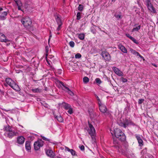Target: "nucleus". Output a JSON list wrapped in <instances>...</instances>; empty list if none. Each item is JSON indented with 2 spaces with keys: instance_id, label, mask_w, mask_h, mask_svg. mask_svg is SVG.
Listing matches in <instances>:
<instances>
[{
  "instance_id": "1",
  "label": "nucleus",
  "mask_w": 158,
  "mask_h": 158,
  "mask_svg": "<svg viewBox=\"0 0 158 158\" xmlns=\"http://www.w3.org/2000/svg\"><path fill=\"white\" fill-rule=\"evenodd\" d=\"M3 129L4 131H6L4 135L8 138L11 139L14 136L19 135L17 130L11 126L7 125Z\"/></svg>"
},
{
  "instance_id": "2",
  "label": "nucleus",
  "mask_w": 158,
  "mask_h": 158,
  "mask_svg": "<svg viewBox=\"0 0 158 158\" xmlns=\"http://www.w3.org/2000/svg\"><path fill=\"white\" fill-rule=\"evenodd\" d=\"M114 134L115 136L119 140L122 141H124L126 139V137L121 129L116 128L114 130Z\"/></svg>"
},
{
  "instance_id": "3",
  "label": "nucleus",
  "mask_w": 158,
  "mask_h": 158,
  "mask_svg": "<svg viewBox=\"0 0 158 158\" xmlns=\"http://www.w3.org/2000/svg\"><path fill=\"white\" fill-rule=\"evenodd\" d=\"M6 81L8 85L15 90L17 91L20 90V89L19 85L10 78H6Z\"/></svg>"
},
{
  "instance_id": "4",
  "label": "nucleus",
  "mask_w": 158,
  "mask_h": 158,
  "mask_svg": "<svg viewBox=\"0 0 158 158\" xmlns=\"http://www.w3.org/2000/svg\"><path fill=\"white\" fill-rule=\"evenodd\" d=\"M89 128L88 131L89 134L90 135L93 141V143L96 142V132L93 126L88 122Z\"/></svg>"
},
{
  "instance_id": "5",
  "label": "nucleus",
  "mask_w": 158,
  "mask_h": 158,
  "mask_svg": "<svg viewBox=\"0 0 158 158\" xmlns=\"http://www.w3.org/2000/svg\"><path fill=\"white\" fill-rule=\"evenodd\" d=\"M21 22L24 26L27 28H30L32 24L31 19L27 16L23 18L21 20Z\"/></svg>"
},
{
  "instance_id": "6",
  "label": "nucleus",
  "mask_w": 158,
  "mask_h": 158,
  "mask_svg": "<svg viewBox=\"0 0 158 158\" xmlns=\"http://www.w3.org/2000/svg\"><path fill=\"white\" fill-rule=\"evenodd\" d=\"M44 142L41 139L35 141L34 144V148L35 150H38L41 147L44 145Z\"/></svg>"
},
{
  "instance_id": "7",
  "label": "nucleus",
  "mask_w": 158,
  "mask_h": 158,
  "mask_svg": "<svg viewBox=\"0 0 158 158\" xmlns=\"http://www.w3.org/2000/svg\"><path fill=\"white\" fill-rule=\"evenodd\" d=\"M146 6L148 10L153 13H156V11L153 5L151 3L150 0H146Z\"/></svg>"
},
{
  "instance_id": "8",
  "label": "nucleus",
  "mask_w": 158,
  "mask_h": 158,
  "mask_svg": "<svg viewBox=\"0 0 158 158\" xmlns=\"http://www.w3.org/2000/svg\"><path fill=\"white\" fill-rule=\"evenodd\" d=\"M99 110L101 112L105 114L106 115H107L110 114L109 112L107 111V109L106 106L105 105H102L99 102Z\"/></svg>"
},
{
  "instance_id": "9",
  "label": "nucleus",
  "mask_w": 158,
  "mask_h": 158,
  "mask_svg": "<svg viewBox=\"0 0 158 158\" xmlns=\"http://www.w3.org/2000/svg\"><path fill=\"white\" fill-rule=\"evenodd\" d=\"M131 122L126 118L123 119V122H120L119 125L122 127L126 128L129 125L131 124Z\"/></svg>"
},
{
  "instance_id": "10",
  "label": "nucleus",
  "mask_w": 158,
  "mask_h": 158,
  "mask_svg": "<svg viewBox=\"0 0 158 158\" xmlns=\"http://www.w3.org/2000/svg\"><path fill=\"white\" fill-rule=\"evenodd\" d=\"M113 143L114 144H115L113 146V147L116 148L118 152L120 153H123V152L122 150L121 147L119 146L118 145H117L118 144V141L116 138H114L113 139Z\"/></svg>"
},
{
  "instance_id": "11",
  "label": "nucleus",
  "mask_w": 158,
  "mask_h": 158,
  "mask_svg": "<svg viewBox=\"0 0 158 158\" xmlns=\"http://www.w3.org/2000/svg\"><path fill=\"white\" fill-rule=\"evenodd\" d=\"M102 57L104 60L107 61H109L111 59V57L109 53L105 51H103L101 54Z\"/></svg>"
},
{
  "instance_id": "12",
  "label": "nucleus",
  "mask_w": 158,
  "mask_h": 158,
  "mask_svg": "<svg viewBox=\"0 0 158 158\" xmlns=\"http://www.w3.org/2000/svg\"><path fill=\"white\" fill-rule=\"evenodd\" d=\"M57 82L59 83L60 85V86L62 85L63 86V87L66 90V92H67L70 95L73 96L74 95L73 93L69 89L68 87L65 86L63 82L60 81H58Z\"/></svg>"
},
{
  "instance_id": "13",
  "label": "nucleus",
  "mask_w": 158,
  "mask_h": 158,
  "mask_svg": "<svg viewBox=\"0 0 158 158\" xmlns=\"http://www.w3.org/2000/svg\"><path fill=\"white\" fill-rule=\"evenodd\" d=\"M8 14V11H3L0 13V19L1 20H4L6 19Z\"/></svg>"
},
{
  "instance_id": "14",
  "label": "nucleus",
  "mask_w": 158,
  "mask_h": 158,
  "mask_svg": "<svg viewBox=\"0 0 158 158\" xmlns=\"http://www.w3.org/2000/svg\"><path fill=\"white\" fill-rule=\"evenodd\" d=\"M25 139L23 136H20L17 138V142L19 144H23L24 142Z\"/></svg>"
},
{
  "instance_id": "15",
  "label": "nucleus",
  "mask_w": 158,
  "mask_h": 158,
  "mask_svg": "<svg viewBox=\"0 0 158 158\" xmlns=\"http://www.w3.org/2000/svg\"><path fill=\"white\" fill-rule=\"evenodd\" d=\"M113 69L114 72L118 75L120 76H122L123 75V72L118 69L116 67L113 68Z\"/></svg>"
},
{
  "instance_id": "16",
  "label": "nucleus",
  "mask_w": 158,
  "mask_h": 158,
  "mask_svg": "<svg viewBox=\"0 0 158 158\" xmlns=\"http://www.w3.org/2000/svg\"><path fill=\"white\" fill-rule=\"evenodd\" d=\"M46 154L48 156L51 157H54L55 156L53 151L51 149H48L46 151Z\"/></svg>"
},
{
  "instance_id": "17",
  "label": "nucleus",
  "mask_w": 158,
  "mask_h": 158,
  "mask_svg": "<svg viewBox=\"0 0 158 158\" xmlns=\"http://www.w3.org/2000/svg\"><path fill=\"white\" fill-rule=\"evenodd\" d=\"M130 51L133 54L136 55L137 56H139L142 59H143V60H144L143 57V56H142L138 52H136L135 50L131 48H130Z\"/></svg>"
},
{
  "instance_id": "18",
  "label": "nucleus",
  "mask_w": 158,
  "mask_h": 158,
  "mask_svg": "<svg viewBox=\"0 0 158 158\" xmlns=\"http://www.w3.org/2000/svg\"><path fill=\"white\" fill-rule=\"evenodd\" d=\"M0 41L2 42H7L8 40L6 39L5 35L0 32Z\"/></svg>"
},
{
  "instance_id": "19",
  "label": "nucleus",
  "mask_w": 158,
  "mask_h": 158,
  "mask_svg": "<svg viewBox=\"0 0 158 158\" xmlns=\"http://www.w3.org/2000/svg\"><path fill=\"white\" fill-rule=\"evenodd\" d=\"M136 138L138 141L139 146L140 147L143 146V142L140 137L139 135H136Z\"/></svg>"
},
{
  "instance_id": "20",
  "label": "nucleus",
  "mask_w": 158,
  "mask_h": 158,
  "mask_svg": "<svg viewBox=\"0 0 158 158\" xmlns=\"http://www.w3.org/2000/svg\"><path fill=\"white\" fill-rule=\"evenodd\" d=\"M118 48L121 50V51L124 53H127V50L126 48L120 44L118 45Z\"/></svg>"
},
{
  "instance_id": "21",
  "label": "nucleus",
  "mask_w": 158,
  "mask_h": 158,
  "mask_svg": "<svg viewBox=\"0 0 158 158\" xmlns=\"http://www.w3.org/2000/svg\"><path fill=\"white\" fill-rule=\"evenodd\" d=\"M65 149L67 150L68 151L70 152L73 156H77V155L76 154V152L74 150H73L71 149H70L69 148L67 147H65Z\"/></svg>"
},
{
  "instance_id": "22",
  "label": "nucleus",
  "mask_w": 158,
  "mask_h": 158,
  "mask_svg": "<svg viewBox=\"0 0 158 158\" xmlns=\"http://www.w3.org/2000/svg\"><path fill=\"white\" fill-rule=\"evenodd\" d=\"M25 148L27 150L31 149L30 142L29 141H26L25 143Z\"/></svg>"
},
{
  "instance_id": "23",
  "label": "nucleus",
  "mask_w": 158,
  "mask_h": 158,
  "mask_svg": "<svg viewBox=\"0 0 158 158\" xmlns=\"http://www.w3.org/2000/svg\"><path fill=\"white\" fill-rule=\"evenodd\" d=\"M56 17V19L57 24H62L61 20L60 17L58 15H57Z\"/></svg>"
},
{
  "instance_id": "24",
  "label": "nucleus",
  "mask_w": 158,
  "mask_h": 158,
  "mask_svg": "<svg viewBox=\"0 0 158 158\" xmlns=\"http://www.w3.org/2000/svg\"><path fill=\"white\" fill-rule=\"evenodd\" d=\"M54 116L59 122H63V119L60 116H57L55 115Z\"/></svg>"
},
{
  "instance_id": "25",
  "label": "nucleus",
  "mask_w": 158,
  "mask_h": 158,
  "mask_svg": "<svg viewBox=\"0 0 158 158\" xmlns=\"http://www.w3.org/2000/svg\"><path fill=\"white\" fill-rule=\"evenodd\" d=\"M78 37L80 40H83L85 38V35L83 33L80 34L78 35Z\"/></svg>"
},
{
  "instance_id": "26",
  "label": "nucleus",
  "mask_w": 158,
  "mask_h": 158,
  "mask_svg": "<svg viewBox=\"0 0 158 158\" xmlns=\"http://www.w3.org/2000/svg\"><path fill=\"white\" fill-rule=\"evenodd\" d=\"M64 108L66 110H68L69 108H71V106L67 103H64Z\"/></svg>"
},
{
  "instance_id": "27",
  "label": "nucleus",
  "mask_w": 158,
  "mask_h": 158,
  "mask_svg": "<svg viewBox=\"0 0 158 158\" xmlns=\"http://www.w3.org/2000/svg\"><path fill=\"white\" fill-rule=\"evenodd\" d=\"M15 2L18 6H22V4L20 0H15Z\"/></svg>"
},
{
  "instance_id": "28",
  "label": "nucleus",
  "mask_w": 158,
  "mask_h": 158,
  "mask_svg": "<svg viewBox=\"0 0 158 158\" xmlns=\"http://www.w3.org/2000/svg\"><path fill=\"white\" fill-rule=\"evenodd\" d=\"M127 157L128 158H135V156L134 154L132 153H128Z\"/></svg>"
},
{
  "instance_id": "29",
  "label": "nucleus",
  "mask_w": 158,
  "mask_h": 158,
  "mask_svg": "<svg viewBox=\"0 0 158 158\" xmlns=\"http://www.w3.org/2000/svg\"><path fill=\"white\" fill-rule=\"evenodd\" d=\"M32 91L34 93L40 92L41 91V89L39 88L32 89Z\"/></svg>"
},
{
  "instance_id": "30",
  "label": "nucleus",
  "mask_w": 158,
  "mask_h": 158,
  "mask_svg": "<svg viewBox=\"0 0 158 158\" xmlns=\"http://www.w3.org/2000/svg\"><path fill=\"white\" fill-rule=\"evenodd\" d=\"M83 82L85 83H88L89 81V78L87 77H85L83 78Z\"/></svg>"
},
{
  "instance_id": "31",
  "label": "nucleus",
  "mask_w": 158,
  "mask_h": 158,
  "mask_svg": "<svg viewBox=\"0 0 158 158\" xmlns=\"http://www.w3.org/2000/svg\"><path fill=\"white\" fill-rule=\"evenodd\" d=\"M114 16L116 18L118 19H121L122 17L120 15H117L116 14H115Z\"/></svg>"
},
{
  "instance_id": "32",
  "label": "nucleus",
  "mask_w": 158,
  "mask_h": 158,
  "mask_svg": "<svg viewBox=\"0 0 158 158\" xmlns=\"http://www.w3.org/2000/svg\"><path fill=\"white\" fill-rule=\"evenodd\" d=\"M96 82L98 84H100L102 83V81L99 78H97L95 79Z\"/></svg>"
},
{
  "instance_id": "33",
  "label": "nucleus",
  "mask_w": 158,
  "mask_h": 158,
  "mask_svg": "<svg viewBox=\"0 0 158 158\" xmlns=\"http://www.w3.org/2000/svg\"><path fill=\"white\" fill-rule=\"evenodd\" d=\"M77 19L79 20L81 18V13L79 12H78L77 13Z\"/></svg>"
},
{
  "instance_id": "34",
  "label": "nucleus",
  "mask_w": 158,
  "mask_h": 158,
  "mask_svg": "<svg viewBox=\"0 0 158 158\" xmlns=\"http://www.w3.org/2000/svg\"><path fill=\"white\" fill-rule=\"evenodd\" d=\"M83 8V6L82 5L80 4L78 7V9L79 10L82 11Z\"/></svg>"
},
{
  "instance_id": "35",
  "label": "nucleus",
  "mask_w": 158,
  "mask_h": 158,
  "mask_svg": "<svg viewBox=\"0 0 158 158\" xmlns=\"http://www.w3.org/2000/svg\"><path fill=\"white\" fill-rule=\"evenodd\" d=\"M69 44L70 47H71L72 48H73L74 46L75 43L73 41H71L69 42Z\"/></svg>"
},
{
  "instance_id": "36",
  "label": "nucleus",
  "mask_w": 158,
  "mask_h": 158,
  "mask_svg": "<svg viewBox=\"0 0 158 158\" xmlns=\"http://www.w3.org/2000/svg\"><path fill=\"white\" fill-rule=\"evenodd\" d=\"M140 26L139 25L138 27L134 28L133 29V31H137L138 30H139V29H140Z\"/></svg>"
},
{
  "instance_id": "37",
  "label": "nucleus",
  "mask_w": 158,
  "mask_h": 158,
  "mask_svg": "<svg viewBox=\"0 0 158 158\" xmlns=\"http://www.w3.org/2000/svg\"><path fill=\"white\" fill-rule=\"evenodd\" d=\"M81 55L79 53H77L75 56L76 58H80L81 57Z\"/></svg>"
},
{
  "instance_id": "38",
  "label": "nucleus",
  "mask_w": 158,
  "mask_h": 158,
  "mask_svg": "<svg viewBox=\"0 0 158 158\" xmlns=\"http://www.w3.org/2000/svg\"><path fill=\"white\" fill-rule=\"evenodd\" d=\"M68 112L70 114H71L73 113V109L71 107L70 108L68 109Z\"/></svg>"
},
{
  "instance_id": "39",
  "label": "nucleus",
  "mask_w": 158,
  "mask_h": 158,
  "mask_svg": "<svg viewBox=\"0 0 158 158\" xmlns=\"http://www.w3.org/2000/svg\"><path fill=\"white\" fill-rule=\"evenodd\" d=\"M144 101V99H139L138 102V104H141Z\"/></svg>"
},
{
  "instance_id": "40",
  "label": "nucleus",
  "mask_w": 158,
  "mask_h": 158,
  "mask_svg": "<svg viewBox=\"0 0 158 158\" xmlns=\"http://www.w3.org/2000/svg\"><path fill=\"white\" fill-rule=\"evenodd\" d=\"M134 43H135L136 44H138L139 42L137 41L135 38H133L131 40Z\"/></svg>"
},
{
  "instance_id": "41",
  "label": "nucleus",
  "mask_w": 158,
  "mask_h": 158,
  "mask_svg": "<svg viewBox=\"0 0 158 158\" xmlns=\"http://www.w3.org/2000/svg\"><path fill=\"white\" fill-rule=\"evenodd\" d=\"M45 50L46 52V55L47 56L48 52V46H46L45 47Z\"/></svg>"
},
{
  "instance_id": "42",
  "label": "nucleus",
  "mask_w": 158,
  "mask_h": 158,
  "mask_svg": "<svg viewBox=\"0 0 158 158\" xmlns=\"http://www.w3.org/2000/svg\"><path fill=\"white\" fill-rule=\"evenodd\" d=\"M62 24H58V27L57 28V31L60 30L61 28V26Z\"/></svg>"
},
{
  "instance_id": "43",
  "label": "nucleus",
  "mask_w": 158,
  "mask_h": 158,
  "mask_svg": "<svg viewBox=\"0 0 158 158\" xmlns=\"http://www.w3.org/2000/svg\"><path fill=\"white\" fill-rule=\"evenodd\" d=\"M126 36L129 38L131 40L133 38V37L131 36L129 34H126Z\"/></svg>"
},
{
  "instance_id": "44",
  "label": "nucleus",
  "mask_w": 158,
  "mask_h": 158,
  "mask_svg": "<svg viewBox=\"0 0 158 158\" xmlns=\"http://www.w3.org/2000/svg\"><path fill=\"white\" fill-rule=\"evenodd\" d=\"M41 137H42V139L43 140H46V141H49V139L46 138H45L44 136H42V135H41Z\"/></svg>"
},
{
  "instance_id": "45",
  "label": "nucleus",
  "mask_w": 158,
  "mask_h": 158,
  "mask_svg": "<svg viewBox=\"0 0 158 158\" xmlns=\"http://www.w3.org/2000/svg\"><path fill=\"white\" fill-rule=\"evenodd\" d=\"M95 96L97 99V100L98 102V103L99 102L100 103V104H101V102L100 100V99L98 97V96H97L96 95H95Z\"/></svg>"
},
{
  "instance_id": "46",
  "label": "nucleus",
  "mask_w": 158,
  "mask_h": 158,
  "mask_svg": "<svg viewBox=\"0 0 158 158\" xmlns=\"http://www.w3.org/2000/svg\"><path fill=\"white\" fill-rule=\"evenodd\" d=\"M81 150L82 151H83L85 149V147L83 145H82L80 147Z\"/></svg>"
},
{
  "instance_id": "47",
  "label": "nucleus",
  "mask_w": 158,
  "mask_h": 158,
  "mask_svg": "<svg viewBox=\"0 0 158 158\" xmlns=\"http://www.w3.org/2000/svg\"><path fill=\"white\" fill-rule=\"evenodd\" d=\"M52 36V35L51 34V31H50V35H49V39H48V43H49V41H50V40L51 39V38Z\"/></svg>"
},
{
  "instance_id": "48",
  "label": "nucleus",
  "mask_w": 158,
  "mask_h": 158,
  "mask_svg": "<svg viewBox=\"0 0 158 158\" xmlns=\"http://www.w3.org/2000/svg\"><path fill=\"white\" fill-rule=\"evenodd\" d=\"M127 80L126 78H122V81L123 82H126L127 81Z\"/></svg>"
},
{
  "instance_id": "49",
  "label": "nucleus",
  "mask_w": 158,
  "mask_h": 158,
  "mask_svg": "<svg viewBox=\"0 0 158 158\" xmlns=\"http://www.w3.org/2000/svg\"><path fill=\"white\" fill-rule=\"evenodd\" d=\"M41 104L42 105L45 107H47L48 106V105L47 104L44 103V102H43V103H42Z\"/></svg>"
},
{
  "instance_id": "50",
  "label": "nucleus",
  "mask_w": 158,
  "mask_h": 158,
  "mask_svg": "<svg viewBox=\"0 0 158 158\" xmlns=\"http://www.w3.org/2000/svg\"><path fill=\"white\" fill-rule=\"evenodd\" d=\"M22 6H18V10H21L23 12H24V11L22 9H21V7Z\"/></svg>"
},
{
  "instance_id": "51",
  "label": "nucleus",
  "mask_w": 158,
  "mask_h": 158,
  "mask_svg": "<svg viewBox=\"0 0 158 158\" xmlns=\"http://www.w3.org/2000/svg\"><path fill=\"white\" fill-rule=\"evenodd\" d=\"M91 31L94 34H95L96 33V31L94 29L92 30H91Z\"/></svg>"
},
{
  "instance_id": "52",
  "label": "nucleus",
  "mask_w": 158,
  "mask_h": 158,
  "mask_svg": "<svg viewBox=\"0 0 158 158\" xmlns=\"http://www.w3.org/2000/svg\"><path fill=\"white\" fill-rule=\"evenodd\" d=\"M3 10V9L2 8V7H0V13L1 12V11Z\"/></svg>"
},
{
  "instance_id": "53",
  "label": "nucleus",
  "mask_w": 158,
  "mask_h": 158,
  "mask_svg": "<svg viewBox=\"0 0 158 158\" xmlns=\"http://www.w3.org/2000/svg\"><path fill=\"white\" fill-rule=\"evenodd\" d=\"M152 65L156 67H157V65L156 64H155L152 63Z\"/></svg>"
},
{
  "instance_id": "54",
  "label": "nucleus",
  "mask_w": 158,
  "mask_h": 158,
  "mask_svg": "<svg viewBox=\"0 0 158 158\" xmlns=\"http://www.w3.org/2000/svg\"><path fill=\"white\" fill-rule=\"evenodd\" d=\"M45 90H46V91L47 90H48V89H47V87H45Z\"/></svg>"
},
{
  "instance_id": "55",
  "label": "nucleus",
  "mask_w": 158,
  "mask_h": 158,
  "mask_svg": "<svg viewBox=\"0 0 158 158\" xmlns=\"http://www.w3.org/2000/svg\"><path fill=\"white\" fill-rule=\"evenodd\" d=\"M56 158H62L60 157L57 156Z\"/></svg>"
},
{
  "instance_id": "56",
  "label": "nucleus",
  "mask_w": 158,
  "mask_h": 158,
  "mask_svg": "<svg viewBox=\"0 0 158 158\" xmlns=\"http://www.w3.org/2000/svg\"><path fill=\"white\" fill-rule=\"evenodd\" d=\"M115 1V0H112V1L113 2V1Z\"/></svg>"
},
{
  "instance_id": "57",
  "label": "nucleus",
  "mask_w": 158,
  "mask_h": 158,
  "mask_svg": "<svg viewBox=\"0 0 158 158\" xmlns=\"http://www.w3.org/2000/svg\"><path fill=\"white\" fill-rule=\"evenodd\" d=\"M111 134H112V135H113V134L112 133H111Z\"/></svg>"
},
{
  "instance_id": "58",
  "label": "nucleus",
  "mask_w": 158,
  "mask_h": 158,
  "mask_svg": "<svg viewBox=\"0 0 158 158\" xmlns=\"http://www.w3.org/2000/svg\"><path fill=\"white\" fill-rule=\"evenodd\" d=\"M48 63V64H50L49 63Z\"/></svg>"
},
{
  "instance_id": "59",
  "label": "nucleus",
  "mask_w": 158,
  "mask_h": 158,
  "mask_svg": "<svg viewBox=\"0 0 158 158\" xmlns=\"http://www.w3.org/2000/svg\"><path fill=\"white\" fill-rule=\"evenodd\" d=\"M63 89L64 90H65V89Z\"/></svg>"
}]
</instances>
